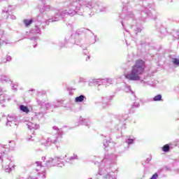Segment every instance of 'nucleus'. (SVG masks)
I'll use <instances>...</instances> for the list:
<instances>
[{
  "label": "nucleus",
  "instance_id": "1",
  "mask_svg": "<svg viewBox=\"0 0 179 179\" xmlns=\"http://www.w3.org/2000/svg\"><path fill=\"white\" fill-rule=\"evenodd\" d=\"M117 156L114 155H107L103 159L104 164L99 166L98 174L102 176L103 179H117V175L114 172V166L117 164Z\"/></svg>",
  "mask_w": 179,
  "mask_h": 179
},
{
  "label": "nucleus",
  "instance_id": "2",
  "mask_svg": "<svg viewBox=\"0 0 179 179\" xmlns=\"http://www.w3.org/2000/svg\"><path fill=\"white\" fill-rule=\"evenodd\" d=\"M145 68H146L145 61L142 59L137 60L136 61L134 65L131 67L130 71L127 72L124 75V78H126L127 80H130L131 82L146 83V82H145L141 78V76H142L145 72Z\"/></svg>",
  "mask_w": 179,
  "mask_h": 179
},
{
  "label": "nucleus",
  "instance_id": "3",
  "mask_svg": "<svg viewBox=\"0 0 179 179\" xmlns=\"http://www.w3.org/2000/svg\"><path fill=\"white\" fill-rule=\"evenodd\" d=\"M52 129L56 131L57 134L55 136H52L46 139L48 148H49V146H51L52 143L54 145H57L58 142H61V140L62 139V130L59 129L57 126H54L52 127Z\"/></svg>",
  "mask_w": 179,
  "mask_h": 179
},
{
  "label": "nucleus",
  "instance_id": "4",
  "mask_svg": "<svg viewBox=\"0 0 179 179\" xmlns=\"http://www.w3.org/2000/svg\"><path fill=\"white\" fill-rule=\"evenodd\" d=\"M16 146V142L15 141H10L8 142V145H0V150L1 152H0V160L3 159L5 157V153L6 152V149H8L9 150H15V147Z\"/></svg>",
  "mask_w": 179,
  "mask_h": 179
},
{
  "label": "nucleus",
  "instance_id": "5",
  "mask_svg": "<svg viewBox=\"0 0 179 179\" xmlns=\"http://www.w3.org/2000/svg\"><path fill=\"white\" fill-rule=\"evenodd\" d=\"M6 125V127H12V128H17V119L16 116L8 115Z\"/></svg>",
  "mask_w": 179,
  "mask_h": 179
},
{
  "label": "nucleus",
  "instance_id": "6",
  "mask_svg": "<svg viewBox=\"0 0 179 179\" xmlns=\"http://www.w3.org/2000/svg\"><path fill=\"white\" fill-rule=\"evenodd\" d=\"M36 103H38V106H41V108L45 110L46 108H50V107H52V103H45L44 101L40 100L39 99H36Z\"/></svg>",
  "mask_w": 179,
  "mask_h": 179
},
{
  "label": "nucleus",
  "instance_id": "7",
  "mask_svg": "<svg viewBox=\"0 0 179 179\" xmlns=\"http://www.w3.org/2000/svg\"><path fill=\"white\" fill-rule=\"evenodd\" d=\"M25 124L28 127V129H38V128H40V125H38L37 123L26 122Z\"/></svg>",
  "mask_w": 179,
  "mask_h": 179
},
{
  "label": "nucleus",
  "instance_id": "8",
  "mask_svg": "<svg viewBox=\"0 0 179 179\" xmlns=\"http://www.w3.org/2000/svg\"><path fill=\"white\" fill-rule=\"evenodd\" d=\"M0 82H2V83H10L12 81H10V78L8 76L1 74L0 75Z\"/></svg>",
  "mask_w": 179,
  "mask_h": 179
},
{
  "label": "nucleus",
  "instance_id": "9",
  "mask_svg": "<svg viewBox=\"0 0 179 179\" xmlns=\"http://www.w3.org/2000/svg\"><path fill=\"white\" fill-rule=\"evenodd\" d=\"M45 167H55V162H54V160H53L52 157L49 158V159L46 161V162H45Z\"/></svg>",
  "mask_w": 179,
  "mask_h": 179
},
{
  "label": "nucleus",
  "instance_id": "10",
  "mask_svg": "<svg viewBox=\"0 0 179 179\" xmlns=\"http://www.w3.org/2000/svg\"><path fill=\"white\" fill-rule=\"evenodd\" d=\"M63 103V100H58L55 102H52V107H54L55 108H58V107H62Z\"/></svg>",
  "mask_w": 179,
  "mask_h": 179
},
{
  "label": "nucleus",
  "instance_id": "11",
  "mask_svg": "<svg viewBox=\"0 0 179 179\" xmlns=\"http://www.w3.org/2000/svg\"><path fill=\"white\" fill-rule=\"evenodd\" d=\"M86 100V96L83 94L80 95L75 99L76 103H82L83 101H85Z\"/></svg>",
  "mask_w": 179,
  "mask_h": 179
},
{
  "label": "nucleus",
  "instance_id": "12",
  "mask_svg": "<svg viewBox=\"0 0 179 179\" xmlns=\"http://www.w3.org/2000/svg\"><path fill=\"white\" fill-rule=\"evenodd\" d=\"M6 100L5 92L2 90V88L0 87V103L2 104V103H5Z\"/></svg>",
  "mask_w": 179,
  "mask_h": 179
},
{
  "label": "nucleus",
  "instance_id": "13",
  "mask_svg": "<svg viewBox=\"0 0 179 179\" xmlns=\"http://www.w3.org/2000/svg\"><path fill=\"white\" fill-rule=\"evenodd\" d=\"M20 110L22 113H25V114H29V113H30V109H29V108L24 105H20Z\"/></svg>",
  "mask_w": 179,
  "mask_h": 179
},
{
  "label": "nucleus",
  "instance_id": "14",
  "mask_svg": "<svg viewBox=\"0 0 179 179\" xmlns=\"http://www.w3.org/2000/svg\"><path fill=\"white\" fill-rule=\"evenodd\" d=\"M13 170H15V165L13 163L9 164L7 168L5 169L6 173H10Z\"/></svg>",
  "mask_w": 179,
  "mask_h": 179
},
{
  "label": "nucleus",
  "instance_id": "15",
  "mask_svg": "<svg viewBox=\"0 0 179 179\" xmlns=\"http://www.w3.org/2000/svg\"><path fill=\"white\" fill-rule=\"evenodd\" d=\"M78 156H77L76 155L73 154V156H71V157L67 158V159H66V162L67 163H72V161H73V160H78Z\"/></svg>",
  "mask_w": 179,
  "mask_h": 179
},
{
  "label": "nucleus",
  "instance_id": "16",
  "mask_svg": "<svg viewBox=\"0 0 179 179\" xmlns=\"http://www.w3.org/2000/svg\"><path fill=\"white\" fill-rule=\"evenodd\" d=\"M53 159V163H55V166H59V162L62 160V158L59 157H55Z\"/></svg>",
  "mask_w": 179,
  "mask_h": 179
},
{
  "label": "nucleus",
  "instance_id": "17",
  "mask_svg": "<svg viewBox=\"0 0 179 179\" xmlns=\"http://www.w3.org/2000/svg\"><path fill=\"white\" fill-rule=\"evenodd\" d=\"M10 61H12V57L8 55L6 56V58L1 59L3 64H7V62H10Z\"/></svg>",
  "mask_w": 179,
  "mask_h": 179
},
{
  "label": "nucleus",
  "instance_id": "18",
  "mask_svg": "<svg viewBox=\"0 0 179 179\" xmlns=\"http://www.w3.org/2000/svg\"><path fill=\"white\" fill-rule=\"evenodd\" d=\"M134 138L132 136H127V139L125 140L126 143L129 146V145H132L134 143Z\"/></svg>",
  "mask_w": 179,
  "mask_h": 179
},
{
  "label": "nucleus",
  "instance_id": "19",
  "mask_svg": "<svg viewBox=\"0 0 179 179\" xmlns=\"http://www.w3.org/2000/svg\"><path fill=\"white\" fill-rule=\"evenodd\" d=\"M100 83V79H92L89 83V86H93V85H99Z\"/></svg>",
  "mask_w": 179,
  "mask_h": 179
},
{
  "label": "nucleus",
  "instance_id": "20",
  "mask_svg": "<svg viewBox=\"0 0 179 179\" xmlns=\"http://www.w3.org/2000/svg\"><path fill=\"white\" fill-rule=\"evenodd\" d=\"M43 117H44L43 112L35 113V118H37L38 121H40Z\"/></svg>",
  "mask_w": 179,
  "mask_h": 179
},
{
  "label": "nucleus",
  "instance_id": "21",
  "mask_svg": "<svg viewBox=\"0 0 179 179\" xmlns=\"http://www.w3.org/2000/svg\"><path fill=\"white\" fill-rule=\"evenodd\" d=\"M162 94H157L152 99V101H162Z\"/></svg>",
  "mask_w": 179,
  "mask_h": 179
},
{
  "label": "nucleus",
  "instance_id": "22",
  "mask_svg": "<svg viewBox=\"0 0 179 179\" xmlns=\"http://www.w3.org/2000/svg\"><path fill=\"white\" fill-rule=\"evenodd\" d=\"M23 22L24 23L26 27H29V26L33 23V20H24Z\"/></svg>",
  "mask_w": 179,
  "mask_h": 179
},
{
  "label": "nucleus",
  "instance_id": "23",
  "mask_svg": "<svg viewBox=\"0 0 179 179\" xmlns=\"http://www.w3.org/2000/svg\"><path fill=\"white\" fill-rule=\"evenodd\" d=\"M124 92H126V93H131V94H134V91H132V90H131V86H129V85L125 86Z\"/></svg>",
  "mask_w": 179,
  "mask_h": 179
},
{
  "label": "nucleus",
  "instance_id": "24",
  "mask_svg": "<svg viewBox=\"0 0 179 179\" xmlns=\"http://www.w3.org/2000/svg\"><path fill=\"white\" fill-rule=\"evenodd\" d=\"M162 150L165 152H170V145L166 144L165 145H164L162 148Z\"/></svg>",
  "mask_w": 179,
  "mask_h": 179
},
{
  "label": "nucleus",
  "instance_id": "25",
  "mask_svg": "<svg viewBox=\"0 0 179 179\" xmlns=\"http://www.w3.org/2000/svg\"><path fill=\"white\" fill-rule=\"evenodd\" d=\"M172 62L175 66H179V59L172 58Z\"/></svg>",
  "mask_w": 179,
  "mask_h": 179
},
{
  "label": "nucleus",
  "instance_id": "26",
  "mask_svg": "<svg viewBox=\"0 0 179 179\" xmlns=\"http://www.w3.org/2000/svg\"><path fill=\"white\" fill-rule=\"evenodd\" d=\"M41 145H43V146H45V148H48V143H47V140H45V139H41Z\"/></svg>",
  "mask_w": 179,
  "mask_h": 179
},
{
  "label": "nucleus",
  "instance_id": "27",
  "mask_svg": "<svg viewBox=\"0 0 179 179\" xmlns=\"http://www.w3.org/2000/svg\"><path fill=\"white\" fill-rule=\"evenodd\" d=\"M108 143H110V142L107 141V140L103 141V146L105 150H107V148H108Z\"/></svg>",
  "mask_w": 179,
  "mask_h": 179
},
{
  "label": "nucleus",
  "instance_id": "28",
  "mask_svg": "<svg viewBox=\"0 0 179 179\" xmlns=\"http://www.w3.org/2000/svg\"><path fill=\"white\" fill-rule=\"evenodd\" d=\"M106 80H108L106 81L108 85H113V83H114V80H113L112 78H106Z\"/></svg>",
  "mask_w": 179,
  "mask_h": 179
},
{
  "label": "nucleus",
  "instance_id": "29",
  "mask_svg": "<svg viewBox=\"0 0 179 179\" xmlns=\"http://www.w3.org/2000/svg\"><path fill=\"white\" fill-rule=\"evenodd\" d=\"M11 89L16 92L17 90V84H11Z\"/></svg>",
  "mask_w": 179,
  "mask_h": 179
},
{
  "label": "nucleus",
  "instance_id": "30",
  "mask_svg": "<svg viewBox=\"0 0 179 179\" xmlns=\"http://www.w3.org/2000/svg\"><path fill=\"white\" fill-rule=\"evenodd\" d=\"M107 81H108L107 78L99 79V83H107Z\"/></svg>",
  "mask_w": 179,
  "mask_h": 179
},
{
  "label": "nucleus",
  "instance_id": "31",
  "mask_svg": "<svg viewBox=\"0 0 179 179\" xmlns=\"http://www.w3.org/2000/svg\"><path fill=\"white\" fill-rule=\"evenodd\" d=\"M157 177H159V174L155 173L154 175L152 176L150 179H157Z\"/></svg>",
  "mask_w": 179,
  "mask_h": 179
},
{
  "label": "nucleus",
  "instance_id": "32",
  "mask_svg": "<svg viewBox=\"0 0 179 179\" xmlns=\"http://www.w3.org/2000/svg\"><path fill=\"white\" fill-rule=\"evenodd\" d=\"M122 118L121 120H123L124 121H125V120H127L128 118V115H121Z\"/></svg>",
  "mask_w": 179,
  "mask_h": 179
},
{
  "label": "nucleus",
  "instance_id": "33",
  "mask_svg": "<svg viewBox=\"0 0 179 179\" xmlns=\"http://www.w3.org/2000/svg\"><path fill=\"white\" fill-rule=\"evenodd\" d=\"M83 54H85V55H87V50L86 49V48L83 47Z\"/></svg>",
  "mask_w": 179,
  "mask_h": 179
},
{
  "label": "nucleus",
  "instance_id": "34",
  "mask_svg": "<svg viewBox=\"0 0 179 179\" xmlns=\"http://www.w3.org/2000/svg\"><path fill=\"white\" fill-rule=\"evenodd\" d=\"M152 161V156H150V157H148L147 159H146V163H149L150 162Z\"/></svg>",
  "mask_w": 179,
  "mask_h": 179
},
{
  "label": "nucleus",
  "instance_id": "35",
  "mask_svg": "<svg viewBox=\"0 0 179 179\" xmlns=\"http://www.w3.org/2000/svg\"><path fill=\"white\" fill-rule=\"evenodd\" d=\"M133 107H139V103H134L133 104Z\"/></svg>",
  "mask_w": 179,
  "mask_h": 179
},
{
  "label": "nucleus",
  "instance_id": "36",
  "mask_svg": "<svg viewBox=\"0 0 179 179\" xmlns=\"http://www.w3.org/2000/svg\"><path fill=\"white\" fill-rule=\"evenodd\" d=\"M45 174H46L45 171L42 172V178H45Z\"/></svg>",
  "mask_w": 179,
  "mask_h": 179
},
{
  "label": "nucleus",
  "instance_id": "37",
  "mask_svg": "<svg viewBox=\"0 0 179 179\" xmlns=\"http://www.w3.org/2000/svg\"><path fill=\"white\" fill-rule=\"evenodd\" d=\"M37 166H41L42 163L41 162H36Z\"/></svg>",
  "mask_w": 179,
  "mask_h": 179
},
{
  "label": "nucleus",
  "instance_id": "38",
  "mask_svg": "<svg viewBox=\"0 0 179 179\" xmlns=\"http://www.w3.org/2000/svg\"><path fill=\"white\" fill-rule=\"evenodd\" d=\"M41 160H43V162H45L46 157H42Z\"/></svg>",
  "mask_w": 179,
  "mask_h": 179
},
{
  "label": "nucleus",
  "instance_id": "39",
  "mask_svg": "<svg viewBox=\"0 0 179 179\" xmlns=\"http://www.w3.org/2000/svg\"><path fill=\"white\" fill-rule=\"evenodd\" d=\"M90 59V56H87L85 61H89Z\"/></svg>",
  "mask_w": 179,
  "mask_h": 179
},
{
  "label": "nucleus",
  "instance_id": "40",
  "mask_svg": "<svg viewBox=\"0 0 179 179\" xmlns=\"http://www.w3.org/2000/svg\"><path fill=\"white\" fill-rule=\"evenodd\" d=\"M107 107V103H104L103 108H106Z\"/></svg>",
  "mask_w": 179,
  "mask_h": 179
},
{
  "label": "nucleus",
  "instance_id": "41",
  "mask_svg": "<svg viewBox=\"0 0 179 179\" xmlns=\"http://www.w3.org/2000/svg\"><path fill=\"white\" fill-rule=\"evenodd\" d=\"M31 138H33V136H30V138H29L28 141H31Z\"/></svg>",
  "mask_w": 179,
  "mask_h": 179
},
{
  "label": "nucleus",
  "instance_id": "42",
  "mask_svg": "<svg viewBox=\"0 0 179 179\" xmlns=\"http://www.w3.org/2000/svg\"><path fill=\"white\" fill-rule=\"evenodd\" d=\"M29 92H35V90L31 89V90H29Z\"/></svg>",
  "mask_w": 179,
  "mask_h": 179
},
{
  "label": "nucleus",
  "instance_id": "43",
  "mask_svg": "<svg viewBox=\"0 0 179 179\" xmlns=\"http://www.w3.org/2000/svg\"><path fill=\"white\" fill-rule=\"evenodd\" d=\"M84 121H85V122H89V120H85Z\"/></svg>",
  "mask_w": 179,
  "mask_h": 179
},
{
  "label": "nucleus",
  "instance_id": "44",
  "mask_svg": "<svg viewBox=\"0 0 179 179\" xmlns=\"http://www.w3.org/2000/svg\"><path fill=\"white\" fill-rule=\"evenodd\" d=\"M84 125L89 126V124L88 123H85Z\"/></svg>",
  "mask_w": 179,
  "mask_h": 179
},
{
  "label": "nucleus",
  "instance_id": "45",
  "mask_svg": "<svg viewBox=\"0 0 179 179\" xmlns=\"http://www.w3.org/2000/svg\"><path fill=\"white\" fill-rule=\"evenodd\" d=\"M100 86H101V84H99V87H100Z\"/></svg>",
  "mask_w": 179,
  "mask_h": 179
},
{
  "label": "nucleus",
  "instance_id": "46",
  "mask_svg": "<svg viewBox=\"0 0 179 179\" xmlns=\"http://www.w3.org/2000/svg\"><path fill=\"white\" fill-rule=\"evenodd\" d=\"M95 104H97V102H95Z\"/></svg>",
  "mask_w": 179,
  "mask_h": 179
},
{
  "label": "nucleus",
  "instance_id": "47",
  "mask_svg": "<svg viewBox=\"0 0 179 179\" xmlns=\"http://www.w3.org/2000/svg\"><path fill=\"white\" fill-rule=\"evenodd\" d=\"M99 104H103V103H99Z\"/></svg>",
  "mask_w": 179,
  "mask_h": 179
},
{
  "label": "nucleus",
  "instance_id": "48",
  "mask_svg": "<svg viewBox=\"0 0 179 179\" xmlns=\"http://www.w3.org/2000/svg\"><path fill=\"white\" fill-rule=\"evenodd\" d=\"M34 179H37V178H34Z\"/></svg>",
  "mask_w": 179,
  "mask_h": 179
},
{
  "label": "nucleus",
  "instance_id": "49",
  "mask_svg": "<svg viewBox=\"0 0 179 179\" xmlns=\"http://www.w3.org/2000/svg\"><path fill=\"white\" fill-rule=\"evenodd\" d=\"M89 179H92V178H89Z\"/></svg>",
  "mask_w": 179,
  "mask_h": 179
},
{
  "label": "nucleus",
  "instance_id": "50",
  "mask_svg": "<svg viewBox=\"0 0 179 179\" xmlns=\"http://www.w3.org/2000/svg\"><path fill=\"white\" fill-rule=\"evenodd\" d=\"M0 122H1V119H0Z\"/></svg>",
  "mask_w": 179,
  "mask_h": 179
}]
</instances>
